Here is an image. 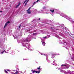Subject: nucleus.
<instances>
[{"instance_id": "nucleus-29", "label": "nucleus", "mask_w": 74, "mask_h": 74, "mask_svg": "<svg viewBox=\"0 0 74 74\" xmlns=\"http://www.w3.org/2000/svg\"><path fill=\"white\" fill-rule=\"evenodd\" d=\"M53 66H54V65H55V64H53Z\"/></svg>"}, {"instance_id": "nucleus-17", "label": "nucleus", "mask_w": 74, "mask_h": 74, "mask_svg": "<svg viewBox=\"0 0 74 74\" xmlns=\"http://www.w3.org/2000/svg\"><path fill=\"white\" fill-rule=\"evenodd\" d=\"M39 1H40V0H37L36 1V2H38Z\"/></svg>"}, {"instance_id": "nucleus-6", "label": "nucleus", "mask_w": 74, "mask_h": 74, "mask_svg": "<svg viewBox=\"0 0 74 74\" xmlns=\"http://www.w3.org/2000/svg\"><path fill=\"white\" fill-rule=\"evenodd\" d=\"M40 67H41V66H39L38 68H37V69L38 70H41V69L40 68Z\"/></svg>"}, {"instance_id": "nucleus-7", "label": "nucleus", "mask_w": 74, "mask_h": 74, "mask_svg": "<svg viewBox=\"0 0 74 74\" xmlns=\"http://www.w3.org/2000/svg\"><path fill=\"white\" fill-rule=\"evenodd\" d=\"M66 65L64 64H62L61 65V66H66Z\"/></svg>"}, {"instance_id": "nucleus-31", "label": "nucleus", "mask_w": 74, "mask_h": 74, "mask_svg": "<svg viewBox=\"0 0 74 74\" xmlns=\"http://www.w3.org/2000/svg\"><path fill=\"white\" fill-rule=\"evenodd\" d=\"M72 36H73V34H72Z\"/></svg>"}, {"instance_id": "nucleus-5", "label": "nucleus", "mask_w": 74, "mask_h": 74, "mask_svg": "<svg viewBox=\"0 0 74 74\" xmlns=\"http://www.w3.org/2000/svg\"><path fill=\"white\" fill-rule=\"evenodd\" d=\"M50 11H51V12L52 13H53V12H55V10H50Z\"/></svg>"}, {"instance_id": "nucleus-30", "label": "nucleus", "mask_w": 74, "mask_h": 74, "mask_svg": "<svg viewBox=\"0 0 74 74\" xmlns=\"http://www.w3.org/2000/svg\"><path fill=\"white\" fill-rule=\"evenodd\" d=\"M53 57H54V56H53Z\"/></svg>"}, {"instance_id": "nucleus-21", "label": "nucleus", "mask_w": 74, "mask_h": 74, "mask_svg": "<svg viewBox=\"0 0 74 74\" xmlns=\"http://www.w3.org/2000/svg\"><path fill=\"white\" fill-rule=\"evenodd\" d=\"M0 12H3V11H0Z\"/></svg>"}, {"instance_id": "nucleus-11", "label": "nucleus", "mask_w": 74, "mask_h": 74, "mask_svg": "<svg viewBox=\"0 0 74 74\" xmlns=\"http://www.w3.org/2000/svg\"><path fill=\"white\" fill-rule=\"evenodd\" d=\"M6 70L7 71H10V69H9V70L7 69V70Z\"/></svg>"}, {"instance_id": "nucleus-27", "label": "nucleus", "mask_w": 74, "mask_h": 74, "mask_svg": "<svg viewBox=\"0 0 74 74\" xmlns=\"http://www.w3.org/2000/svg\"><path fill=\"white\" fill-rule=\"evenodd\" d=\"M34 3H37V2H34Z\"/></svg>"}, {"instance_id": "nucleus-2", "label": "nucleus", "mask_w": 74, "mask_h": 74, "mask_svg": "<svg viewBox=\"0 0 74 74\" xmlns=\"http://www.w3.org/2000/svg\"><path fill=\"white\" fill-rule=\"evenodd\" d=\"M38 73V74H39V73H40V70H39L38 71L34 70L33 72V73Z\"/></svg>"}, {"instance_id": "nucleus-22", "label": "nucleus", "mask_w": 74, "mask_h": 74, "mask_svg": "<svg viewBox=\"0 0 74 74\" xmlns=\"http://www.w3.org/2000/svg\"><path fill=\"white\" fill-rule=\"evenodd\" d=\"M44 38H47V37H44Z\"/></svg>"}, {"instance_id": "nucleus-24", "label": "nucleus", "mask_w": 74, "mask_h": 74, "mask_svg": "<svg viewBox=\"0 0 74 74\" xmlns=\"http://www.w3.org/2000/svg\"><path fill=\"white\" fill-rule=\"evenodd\" d=\"M40 19H41V18H39V20H40Z\"/></svg>"}, {"instance_id": "nucleus-19", "label": "nucleus", "mask_w": 74, "mask_h": 74, "mask_svg": "<svg viewBox=\"0 0 74 74\" xmlns=\"http://www.w3.org/2000/svg\"><path fill=\"white\" fill-rule=\"evenodd\" d=\"M34 71V70H31L32 71V73H33V71Z\"/></svg>"}, {"instance_id": "nucleus-13", "label": "nucleus", "mask_w": 74, "mask_h": 74, "mask_svg": "<svg viewBox=\"0 0 74 74\" xmlns=\"http://www.w3.org/2000/svg\"><path fill=\"white\" fill-rule=\"evenodd\" d=\"M21 25H20V26H19V27H18V29H19V28H20V27H21Z\"/></svg>"}, {"instance_id": "nucleus-12", "label": "nucleus", "mask_w": 74, "mask_h": 74, "mask_svg": "<svg viewBox=\"0 0 74 74\" xmlns=\"http://www.w3.org/2000/svg\"><path fill=\"white\" fill-rule=\"evenodd\" d=\"M26 1H27V0H26L24 1V3H23V4H25V2H26Z\"/></svg>"}, {"instance_id": "nucleus-23", "label": "nucleus", "mask_w": 74, "mask_h": 74, "mask_svg": "<svg viewBox=\"0 0 74 74\" xmlns=\"http://www.w3.org/2000/svg\"><path fill=\"white\" fill-rule=\"evenodd\" d=\"M26 60V59H23V60Z\"/></svg>"}, {"instance_id": "nucleus-26", "label": "nucleus", "mask_w": 74, "mask_h": 74, "mask_svg": "<svg viewBox=\"0 0 74 74\" xmlns=\"http://www.w3.org/2000/svg\"><path fill=\"white\" fill-rule=\"evenodd\" d=\"M29 1V0H28L27 1V2H28Z\"/></svg>"}, {"instance_id": "nucleus-1", "label": "nucleus", "mask_w": 74, "mask_h": 74, "mask_svg": "<svg viewBox=\"0 0 74 74\" xmlns=\"http://www.w3.org/2000/svg\"><path fill=\"white\" fill-rule=\"evenodd\" d=\"M31 8H32V7H30L27 10H26L27 11V13L28 14H31V12H32L30 11V9Z\"/></svg>"}, {"instance_id": "nucleus-25", "label": "nucleus", "mask_w": 74, "mask_h": 74, "mask_svg": "<svg viewBox=\"0 0 74 74\" xmlns=\"http://www.w3.org/2000/svg\"><path fill=\"white\" fill-rule=\"evenodd\" d=\"M26 40L27 41H28V40L27 39H26Z\"/></svg>"}, {"instance_id": "nucleus-9", "label": "nucleus", "mask_w": 74, "mask_h": 74, "mask_svg": "<svg viewBox=\"0 0 74 74\" xmlns=\"http://www.w3.org/2000/svg\"><path fill=\"white\" fill-rule=\"evenodd\" d=\"M5 71L6 73H8V72L7 71H6V70H5Z\"/></svg>"}, {"instance_id": "nucleus-3", "label": "nucleus", "mask_w": 74, "mask_h": 74, "mask_svg": "<svg viewBox=\"0 0 74 74\" xmlns=\"http://www.w3.org/2000/svg\"><path fill=\"white\" fill-rule=\"evenodd\" d=\"M10 23V22L9 21H8L5 24L3 28L5 29V27H6V26H7V25H8V23Z\"/></svg>"}, {"instance_id": "nucleus-4", "label": "nucleus", "mask_w": 74, "mask_h": 74, "mask_svg": "<svg viewBox=\"0 0 74 74\" xmlns=\"http://www.w3.org/2000/svg\"><path fill=\"white\" fill-rule=\"evenodd\" d=\"M21 3H19L18 5H17L16 7V8H17L18 7H19V5H20Z\"/></svg>"}, {"instance_id": "nucleus-14", "label": "nucleus", "mask_w": 74, "mask_h": 74, "mask_svg": "<svg viewBox=\"0 0 74 74\" xmlns=\"http://www.w3.org/2000/svg\"><path fill=\"white\" fill-rule=\"evenodd\" d=\"M5 51V50H4V51H2V53H4V52Z\"/></svg>"}, {"instance_id": "nucleus-16", "label": "nucleus", "mask_w": 74, "mask_h": 74, "mask_svg": "<svg viewBox=\"0 0 74 74\" xmlns=\"http://www.w3.org/2000/svg\"><path fill=\"white\" fill-rule=\"evenodd\" d=\"M27 5V3H26L25 5V6H26V5Z\"/></svg>"}, {"instance_id": "nucleus-28", "label": "nucleus", "mask_w": 74, "mask_h": 74, "mask_svg": "<svg viewBox=\"0 0 74 74\" xmlns=\"http://www.w3.org/2000/svg\"><path fill=\"white\" fill-rule=\"evenodd\" d=\"M51 29H53L52 28V27H51Z\"/></svg>"}, {"instance_id": "nucleus-20", "label": "nucleus", "mask_w": 74, "mask_h": 74, "mask_svg": "<svg viewBox=\"0 0 74 74\" xmlns=\"http://www.w3.org/2000/svg\"><path fill=\"white\" fill-rule=\"evenodd\" d=\"M43 9H45V7H43Z\"/></svg>"}, {"instance_id": "nucleus-15", "label": "nucleus", "mask_w": 74, "mask_h": 74, "mask_svg": "<svg viewBox=\"0 0 74 74\" xmlns=\"http://www.w3.org/2000/svg\"><path fill=\"white\" fill-rule=\"evenodd\" d=\"M63 16H64V17H65V16H66V15H65V14H64V15H63ZM64 16H65V17H64Z\"/></svg>"}, {"instance_id": "nucleus-8", "label": "nucleus", "mask_w": 74, "mask_h": 74, "mask_svg": "<svg viewBox=\"0 0 74 74\" xmlns=\"http://www.w3.org/2000/svg\"><path fill=\"white\" fill-rule=\"evenodd\" d=\"M42 45H45V42H43L42 43Z\"/></svg>"}, {"instance_id": "nucleus-10", "label": "nucleus", "mask_w": 74, "mask_h": 74, "mask_svg": "<svg viewBox=\"0 0 74 74\" xmlns=\"http://www.w3.org/2000/svg\"><path fill=\"white\" fill-rule=\"evenodd\" d=\"M37 34L36 33H34L32 34L34 35H36V34Z\"/></svg>"}, {"instance_id": "nucleus-18", "label": "nucleus", "mask_w": 74, "mask_h": 74, "mask_svg": "<svg viewBox=\"0 0 74 74\" xmlns=\"http://www.w3.org/2000/svg\"><path fill=\"white\" fill-rule=\"evenodd\" d=\"M34 4H35V3L34 2V3L33 4V5H32V7H33V5H34Z\"/></svg>"}]
</instances>
